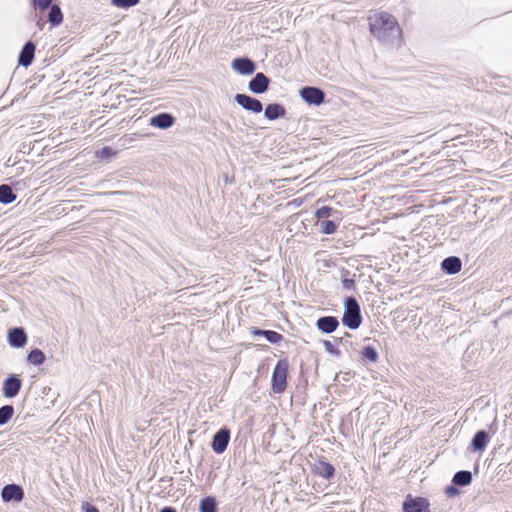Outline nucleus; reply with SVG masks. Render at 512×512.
Returning a JSON list of instances; mask_svg holds the SVG:
<instances>
[{"instance_id":"2eb2a0df","label":"nucleus","mask_w":512,"mask_h":512,"mask_svg":"<svg viewBox=\"0 0 512 512\" xmlns=\"http://www.w3.org/2000/svg\"><path fill=\"white\" fill-rule=\"evenodd\" d=\"M489 442V436L485 431H478L472 440V447L475 451L483 452Z\"/></svg>"},{"instance_id":"58836bf2","label":"nucleus","mask_w":512,"mask_h":512,"mask_svg":"<svg viewBox=\"0 0 512 512\" xmlns=\"http://www.w3.org/2000/svg\"><path fill=\"white\" fill-rule=\"evenodd\" d=\"M162 512H175L172 508H164L162 509Z\"/></svg>"},{"instance_id":"dca6fc26","label":"nucleus","mask_w":512,"mask_h":512,"mask_svg":"<svg viewBox=\"0 0 512 512\" xmlns=\"http://www.w3.org/2000/svg\"><path fill=\"white\" fill-rule=\"evenodd\" d=\"M442 268L450 274H455L461 270V261L457 257L446 258L442 262Z\"/></svg>"},{"instance_id":"412c9836","label":"nucleus","mask_w":512,"mask_h":512,"mask_svg":"<svg viewBox=\"0 0 512 512\" xmlns=\"http://www.w3.org/2000/svg\"><path fill=\"white\" fill-rule=\"evenodd\" d=\"M27 361L34 366L42 365L45 361V354L42 350L35 348L28 354Z\"/></svg>"},{"instance_id":"4468645a","label":"nucleus","mask_w":512,"mask_h":512,"mask_svg":"<svg viewBox=\"0 0 512 512\" xmlns=\"http://www.w3.org/2000/svg\"><path fill=\"white\" fill-rule=\"evenodd\" d=\"M337 326L338 320L335 317H322L317 321V327L325 333H331L335 331Z\"/></svg>"},{"instance_id":"aec40b11","label":"nucleus","mask_w":512,"mask_h":512,"mask_svg":"<svg viewBox=\"0 0 512 512\" xmlns=\"http://www.w3.org/2000/svg\"><path fill=\"white\" fill-rule=\"evenodd\" d=\"M16 199V195L10 186L3 184L0 185V202L3 204L12 203Z\"/></svg>"},{"instance_id":"7ed1b4c3","label":"nucleus","mask_w":512,"mask_h":512,"mask_svg":"<svg viewBox=\"0 0 512 512\" xmlns=\"http://www.w3.org/2000/svg\"><path fill=\"white\" fill-rule=\"evenodd\" d=\"M288 368L286 360H280L277 363L272 377V388L275 393H282L285 390Z\"/></svg>"},{"instance_id":"ea45409f","label":"nucleus","mask_w":512,"mask_h":512,"mask_svg":"<svg viewBox=\"0 0 512 512\" xmlns=\"http://www.w3.org/2000/svg\"><path fill=\"white\" fill-rule=\"evenodd\" d=\"M37 25L39 26V28H40V29H42L44 24H43V23L38 22V23H37Z\"/></svg>"},{"instance_id":"39448f33","label":"nucleus","mask_w":512,"mask_h":512,"mask_svg":"<svg viewBox=\"0 0 512 512\" xmlns=\"http://www.w3.org/2000/svg\"><path fill=\"white\" fill-rule=\"evenodd\" d=\"M301 98L312 105H320L324 102V93L319 88L304 87L300 90Z\"/></svg>"},{"instance_id":"f257e3e1","label":"nucleus","mask_w":512,"mask_h":512,"mask_svg":"<svg viewBox=\"0 0 512 512\" xmlns=\"http://www.w3.org/2000/svg\"><path fill=\"white\" fill-rule=\"evenodd\" d=\"M369 29L371 34L379 41L399 45L402 38V29L397 19L387 12H377L369 17Z\"/></svg>"},{"instance_id":"393cba45","label":"nucleus","mask_w":512,"mask_h":512,"mask_svg":"<svg viewBox=\"0 0 512 512\" xmlns=\"http://www.w3.org/2000/svg\"><path fill=\"white\" fill-rule=\"evenodd\" d=\"M199 509L200 512H216V503L214 498L207 497L201 500Z\"/></svg>"},{"instance_id":"9d476101","label":"nucleus","mask_w":512,"mask_h":512,"mask_svg":"<svg viewBox=\"0 0 512 512\" xmlns=\"http://www.w3.org/2000/svg\"><path fill=\"white\" fill-rule=\"evenodd\" d=\"M235 101L244 109L250 110L254 113L262 111V104L259 100L252 98L245 94H236Z\"/></svg>"},{"instance_id":"2f4dec72","label":"nucleus","mask_w":512,"mask_h":512,"mask_svg":"<svg viewBox=\"0 0 512 512\" xmlns=\"http://www.w3.org/2000/svg\"><path fill=\"white\" fill-rule=\"evenodd\" d=\"M32 2L34 6H37L42 10H45L48 7L52 6V0H32Z\"/></svg>"},{"instance_id":"4c0bfd02","label":"nucleus","mask_w":512,"mask_h":512,"mask_svg":"<svg viewBox=\"0 0 512 512\" xmlns=\"http://www.w3.org/2000/svg\"><path fill=\"white\" fill-rule=\"evenodd\" d=\"M446 493L449 495V496H454L458 493V490L454 487H447L446 488Z\"/></svg>"},{"instance_id":"473e14b6","label":"nucleus","mask_w":512,"mask_h":512,"mask_svg":"<svg viewBox=\"0 0 512 512\" xmlns=\"http://www.w3.org/2000/svg\"><path fill=\"white\" fill-rule=\"evenodd\" d=\"M83 512H99V510L88 502H84L81 506Z\"/></svg>"},{"instance_id":"1a4fd4ad","label":"nucleus","mask_w":512,"mask_h":512,"mask_svg":"<svg viewBox=\"0 0 512 512\" xmlns=\"http://www.w3.org/2000/svg\"><path fill=\"white\" fill-rule=\"evenodd\" d=\"M1 497L4 502H10L12 500L20 502L24 497V492L20 486L8 484L2 489Z\"/></svg>"},{"instance_id":"0eeeda50","label":"nucleus","mask_w":512,"mask_h":512,"mask_svg":"<svg viewBox=\"0 0 512 512\" xmlns=\"http://www.w3.org/2000/svg\"><path fill=\"white\" fill-rule=\"evenodd\" d=\"M230 439V431L226 428L221 429L218 431L212 441V449L215 453L221 454L223 453L229 443Z\"/></svg>"},{"instance_id":"423d86ee","label":"nucleus","mask_w":512,"mask_h":512,"mask_svg":"<svg viewBox=\"0 0 512 512\" xmlns=\"http://www.w3.org/2000/svg\"><path fill=\"white\" fill-rule=\"evenodd\" d=\"M27 334L23 328H12L8 331L7 340L11 347L22 348L27 343Z\"/></svg>"},{"instance_id":"b1692460","label":"nucleus","mask_w":512,"mask_h":512,"mask_svg":"<svg viewBox=\"0 0 512 512\" xmlns=\"http://www.w3.org/2000/svg\"><path fill=\"white\" fill-rule=\"evenodd\" d=\"M14 414V407L12 405H4L0 408V426L9 422Z\"/></svg>"},{"instance_id":"9b49d317","label":"nucleus","mask_w":512,"mask_h":512,"mask_svg":"<svg viewBox=\"0 0 512 512\" xmlns=\"http://www.w3.org/2000/svg\"><path fill=\"white\" fill-rule=\"evenodd\" d=\"M269 79L263 73H257L250 81L249 89L253 93L261 94L268 89Z\"/></svg>"},{"instance_id":"a878e982","label":"nucleus","mask_w":512,"mask_h":512,"mask_svg":"<svg viewBox=\"0 0 512 512\" xmlns=\"http://www.w3.org/2000/svg\"><path fill=\"white\" fill-rule=\"evenodd\" d=\"M320 227L324 234H333L337 230V225L330 220L322 221Z\"/></svg>"},{"instance_id":"e433bc0d","label":"nucleus","mask_w":512,"mask_h":512,"mask_svg":"<svg viewBox=\"0 0 512 512\" xmlns=\"http://www.w3.org/2000/svg\"><path fill=\"white\" fill-rule=\"evenodd\" d=\"M150 124L154 127L160 128V114L153 116L150 119Z\"/></svg>"},{"instance_id":"f704fd0d","label":"nucleus","mask_w":512,"mask_h":512,"mask_svg":"<svg viewBox=\"0 0 512 512\" xmlns=\"http://www.w3.org/2000/svg\"><path fill=\"white\" fill-rule=\"evenodd\" d=\"M324 347L326 351L330 354H338V351L333 346V344L330 341H324Z\"/></svg>"},{"instance_id":"bb28decb","label":"nucleus","mask_w":512,"mask_h":512,"mask_svg":"<svg viewBox=\"0 0 512 512\" xmlns=\"http://www.w3.org/2000/svg\"><path fill=\"white\" fill-rule=\"evenodd\" d=\"M116 155V152L110 147H104L96 152V157L100 159H108Z\"/></svg>"},{"instance_id":"7c9ffc66","label":"nucleus","mask_w":512,"mask_h":512,"mask_svg":"<svg viewBox=\"0 0 512 512\" xmlns=\"http://www.w3.org/2000/svg\"><path fill=\"white\" fill-rule=\"evenodd\" d=\"M333 214V209L330 207H322L316 211V216L318 218H326Z\"/></svg>"},{"instance_id":"c756f323","label":"nucleus","mask_w":512,"mask_h":512,"mask_svg":"<svg viewBox=\"0 0 512 512\" xmlns=\"http://www.w3.org/2000/svg\"><path fill=\"white\" fill-rule=\"evenodd\" d=\"M174 118L170 114L162 113L161 116V127L162 129L169 128L173 125Z\"/></svg>"},{"instance_id":"72a5a7b5","label":"nucleus","mask_w":512,"mask_h":512,"mask_svg":"<svg viewBox=\"0 0 512 512\" xmlns=\"http://www.w3.org/2000/svg\"><path fill=\"white\" fill-rule=\"evenodd\" d=\"M354 284H355V283H354V280H353V279H349V278H346V277H344V278L342 279V286H343V288H344V289H346V290H350V289H352V288L354 287Z\"/></svg>"},{"instance_id":"c85d7f7f","label":"nucleus","mask_w":512,"mask_h":512,"mask_svg":"<svg viewBox=\"0 0 512 512\" xmlns=\"http://www.w3.org/2000/svg\"><path fill=\"white\" fill-rule=\"evenodd\" d=\"M363 356L373 362H375L378 359V354L376 350L373 347L367 346L363 349L362 352Z\"/></svg>"},{"instance_id":"6ab92c4d","label":"nucleus","mask_w":512,"mask_h":512,"mask_svg":"<svg viewBox=\"0 0 512 512\" xmlns=\"http://www.w3.org/2000/svg\"><path fill=\"white\" fill-rule=\"evenodd\" d=\"M315 471L324 478H330L334 474V467L327 462L319 461L315 464Z\"/></svg>"},{"instance_id":"5701e85b","label":"nucleus","mask_w":512,"mask_h":512,"mask_svg":"<svg viewBox=\"0 0 512 512\" xmlns=\"http://www.w3.org/2000/svg\"><path fill=\"white\" fill-rule=\"evenodd\" d=\"M472 475L468 471H459L453 477V482L457 485L466 486L471 483Z\"/></svg>"},{"instance_id":"4be33fe9","label":"nucleus","mask_w":512,"mask_h":512,"mask_svg":"<svg viewBox=\"0 0 512 512\" xmlns=\"http://www.w3.org/2000/svg\"><path fill=\"white\" fill-rule=\"evenodd\" d=\"M251 333L254 335V336H265V338L270 342V343H278L282 336L275 332V331H262V330H259V329H256V328H252L251 329Z\"/></svg>"},{"instance_id":"20e7f679","label":"nucleus","mask_w":512,"mask_h":512,"mask_svg":"<svg viewBox=\"0 0 512 512\" xmlns=\"http://www.w3.org/2000/svg\"><path fill=\"white\" fill-rule=\"evenodd\" d=\"M22 386V381L18 375L11 374L3 382L2 395L5 398H14L18 395Z\"/></svg>"},{"instance_id":"cd10ccee","label":"nucleus","mask_w":512,"mask_h":512,"mask_svg":"<svg viewBox=\"0 0 512 512\" xmlns=\"http://www.w3.org/2000/svg\"><path fill=\"white\" fill-rule=\"evenodd\" d=\"M139 0H111L112 5L120 8H129L138 4Z\"/></svg>"},{"instance_id":"f8f14e48","label":"nucleus","mask_w":512,"mask_h":512,"mask_svg":"<svg viewBox=\"0 0 512 512\" xmlns=\"http://www.w3.org/2000/svg\"><path fill=\"white\" fill-rule=\"evenodd\" d=\"M35 45L28 41L22 48L18 62L24 67H28L34 59Z\"/></svg>"},{"instance_id":"f03ea898","label":"nucleus","mask_w":512,"mask_h":512,"mask_svg":"<svg viewBox=\"0 0 512 512\" xmlns=\"http://www.w3.org/2000/svg\"><path fill=\"white\" fill-rule=\"evenodd\" d=\"M343 324L351 329H356L361 324L360 308L354 298H349L345 302V311L342 318Z\"/></svg>"},{"instance_id":"c9c22d12","label":"nucleus","mask_w":512,"mask_h":512,"mask_svg":"<svg viewBox=\"0 0 512 512\" xmlns=\"http://www.w3.org/2000/svg\"><path fill=\"white\" fill-rule=\"evenodd\" d=\"M142 137H143V135H140V134H133V135L127 136V137L124 138V144L123 145H126V144L130 143L131 141L138 140V139H140Z\"/></svg>"},{"instance_id":"ddd939ff","label":"nucleus","mask_w":512,"mask_h":512,"mask_svg":"<svg viewBox=\"0 0 512 512\" xmlns=\"http://www.w3.org/2000/svg\"><path fill=\"white\" fill-rule=\"evenodd\" d=\"M428 503L424 498L408 499L404 502L403 509L405 512H422Z\"/></svg>"},{"instance_id":"a211bd4d","label":"nucleus","mask_w":512,"mask_h":512,"mask_svg":"<svg viewBox=\"0 0 512 512\" xmlns=\"http://www.w3.org/2000/svg\"><path fill=\"white\" fill-rule=\"evenodd\" d=\"M48 21L52 26H59L63 22V14L58 5H52L50 7Z\"/></svg>"},{"instance_id":"6e6552de","label":"nucleus","mask_w":512,"mask_h":512,"mask_svg":"<svg viewBox=\"0 0 512 512\" xmlns=\"http://www.w3.org/2000/svg\"><path fill=\"white\" fill-rule=\"evenodd\" d=\"M232 69L241 75H251L255 71V64L249 58H235L231 63Z\"/></svg>"},{"instance_id":"f3484780","label":"nucleus","mask_w":512,"mask_h":512,"mask_svg":"<svg viewBox=\"0 0 512 512\" xmlns=\"http://www.w3.org/2000/svg\"><path fill=\"white\" fill-rule=\"evenodd\" d=\"M264 114L269 120H275L285 114V109L279 104H269Z\"/></svg>"}]
</instances>
